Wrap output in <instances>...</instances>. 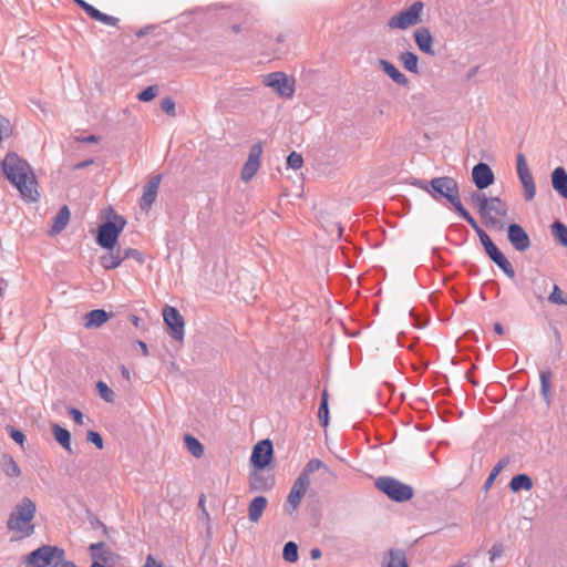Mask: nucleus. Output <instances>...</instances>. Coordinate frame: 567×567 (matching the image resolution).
Here are the masks:
<instances>
[{"label": "nucleus", "mask_w": 567, "mask_h": 567, "mask_svg": "<svg viewBox=\"0 0 567 567\" xmlns=\"http://www.w3.org/2000/svg\"><path fill=\"white\" fill-rule=\"evenodd\" d=\"M126 225L125 219L120 215H114L113 220L102 224L97 229L96 241L104 248H115L120 234Z\"/></svg>", "instance_id": "0eeeda50"}, {"label": "nucleus", "mask_w": 567, "mask_h": 567, "mask_svg": "<svg viewBox=\"0 0 567 567\" xmlns=\"http://www.w3.org/2000/svg\"><path fill=\"white\" fill-rule=\"evenodd\" d=\"M163 319L169 328L172 337L182 341L185 333V321L178 310L174 307L165 306L163 309Z\"/></svg>", "instance_id": "9d476101"}, {"label": "nucleus", "mask_w": 567, "mask_h": 567, "mask_svg": "<svg viewBox=\"0 0 567 567\" xmlns=\"http://www.w3.org/2000/svg\"><path fill=\"white\" fill-rule=\"evenodd\" d=\"M379 64H380L381 69L383 70V72L393 82H395L399 85H403V86L409 84L408 78L403 73H401L400 70L393 63L389 62L388 60H380Z\"/></svg>", "instance_id": "aec40b11"}, {"label": "nucleus", "mask_w": 567, "mask_h": 567, "mask_svg": "<svg viewBox=\"0 0 567 567\" xmlns=\"http://www.w3.org/2000/svg\"><path fill=\"white\" fill-rule=\"evenodd\" d=\"M423 10L424 3L415 1L410 7L391 17L388 21V28L390 30H406L414 27L422 21Z\"/></svg>", "instance_id": "39448f33"}, {"label": "nucleus", "mask_w": 567, "mask_h": 567, "mask_svg": "<svg viewBox=\"0 0 567 567\" xmlns=\"http://www.w3.org/2000/svg\"><path fill=\"white\" fill-rule=\"evenodd\" d=\"M477 236L480 237V240H481L484 249H486V248H488V247L494 245V243L491 239V237L484 230H480Z\"/></svg>", "instance_id": "864d4df0"}, {"label": "nucleus", "mask_w": 567, "mask_h": 567, "mask_svg": "<svg viewBox=\"0 0 567 567\" xmlns=\"http://www.w3.org/2000/svg\"><path fill=\"white\" fill-rule=\"evenodd\" d=\"M375 486L395 502H405L413 497V488L393 477H379Z\"/></svg>", "instance_id": "1a4fd4ad"}, {"label": "nucleus", "mask_w": 567, "mask_h": 567, "mask_svg": "<svg viewBox=\"0 0 567 567\" xmlns=\"http://www.w3.org/2000/svg\"><path fill=\"white\" fill-rule=\"evenodd\" d=\"M486 254L488 255V257L493 260V258H495L497 255H499V252H502L497 246L494 244L493 246L488 247L485 249Z\"/></svg>", "instance_id": "13d9d810"}, {"label": "nucleus", "mask_w": 567, "mask_h": 567, "mask_svg": "<svg viewBox=\"0 0 567 567\" xmlns=\"http://www.w3.org/2000/svg\"><path fill=\"white\" fill-rule=\"evenodd\" d=\"M70 415L72 416V419L74 420V422L76 424H83V414L81 413L80 410L75 409V408H71L70 409Z\"/></svg>", "instance_id": "5fc2aeb1"}, {"label": "nucleus", "mask_w": 567, "mask_h": 567, "mask_svg": "<svg viewBox=\"0 0 567 567\" xmlns=\"http://www.w3.org/2000/svg\"><path fill=\"white\" fill-rule=\"evenodd\" d=\"M551 184L556 192L567 198V173L563 167H556L551 174Z\"/></svg>", "instance_id": "5701e85b"}, {"label": "nucleus", "mask_w": 567, "mask_h": 567, "mask_svg": "<svg viewBox=\"0 0 567 567\" xmlns=\"http://www.w3.org/2000/svg\"><path fill=\"white\" fill-rule=\"evenodd\" d=\"M64 557V550L56 546H41L31 551L24 563L29 567H50L58 566Z\"/></svg>", "instance_id": "423d86ee"}, {"label": "nucleus", "mask_w": 567, "mask_h": 567, "mask_svg": "<svg viewBox=\"0 0 567 567\" xmlns=\"http://www.w3.org/2000/svg\"><path fill=\"white\" fill-rule=\"evenodd\" d=\"M470 225L471 227L475 230L476 234L480 233V230H483L477 221L468 214V212L464 208L463 205H460L457 207V209H455Z\"/></svg>", "instance_id": "79ce46f5"}, {"label": "nucleus", "mask_w": 567, "mask_h": 567, "mask_svg": "<svg viewBox=\"0 0 567 567\" xmlns=\"http://www.w3.org/2000/svg\"><path fill=\"white\" fill-rule=\"evenodd\" d=\"M121 374H122V377H123L126 381H130V380H131V373H130L128 369H127L125 365H122V367H121Z\"/></svg>", "instance_id": "bf43d9fd"}, {"label": "nucleus", "mask_w": 567, "mask_h": 567, "mask_svg": "<svg viewBox=\"0 0 567 567\" xmlns=\"http://www.w3.org/2000/svg\"><path fill=\"white\" fill-rule=\"evenodd\" d=\"M244 23V21L241 22H238V23H234L230 25V31L233 33H239L241 31V24Z\"/></svg>", "instance_id": "052dcab7"}, {"label": "nucleus", "mask_w": 567, "mask_h": 567, "mask_svg": "<svg viewBox=\"0 0 567 567\" xmlns=\"http://www.w3.org/2000/svg\"><path fill=\"white\" fill-rule=\"evenodd\" d=\"M110 316L105 310L95 309L87 312L84 317V327L86 329L99 328L109 320Z\"/></svg>", "instance_id": "4be33fe9"}, {"label": "nucleus", "mask_w": 567, "mask_h": 567, "mask_svg": "<svg viewBox=\"0 0 567 567\" xmlns=\"http://www.w3.org/2000/svg\"><path fill=\"white\" fill-rule=\"evenodd\" d=\"M471 200L488 228L498 230L504 228L505 220L507 219V206L501 198H487L485 194L474 192L471 195Z\"/></svg>", "instance_id": "f03ea898"}, {"label": "nucleus", "mask_w": 567, "mask_h": 567, "mask_svg": "<svg viewBox=\"0 0 567 567\" xmlns=\"http://www.w3.org/2000/svg\"><path fill=\"white\" fill-rule=\"evenodd\" d=\"M551 372L545 371L540 373V392L544 396L546 402L550 401V380H551Z\"/></svg>", "instance_id": "473e14b6"}, {"label": "nucleus", "mask_w": 567, "mask_h": 567, "mask_svg": "<svg viewBox=\"0 0 567 567\" xmlns=\"http://www.w3.org/2000/svg\"><path fill=\"white\" fill-rule=\"evenodd\" d=\"M262 84L270 87L280 97L291 99L296 90V80L285 72H272L262 75Z\"/></svg>", "instance_id": "6e6552de"}, {"label": "nucleus", "mask_w": 567, "mask_h": 567, "mask_svg": "<svg viewBox=\"0 0 567 567\" xmlns=\"http://www.w3.org/2000/svg\"><path fill=\"white\" fill-rule=\"evenodd\" d=\"M551 228L554 235L559 239L561 245L567 247V227L564 224L556 221L553 224Z\"/></svg>", "instance_id": "ea45409f"}, {"label": "nucleus", "mask_w": 567, "mask_h": 567, "mask_svg": "<svg viewBox=\"0 0 567 567\" xmlns=\"http://www.w3.org/2000/svg\"><path fill=\"white\" fill-rule=\"evenodd\" d=\"M162 563L155 559L152 555H148L144 567H162Z\"/></svg>", "instance_id": "6e6d98bb"}, {"label": "nucleus", "mask_w": 567, "mask_h": 567, "mask_svg": "<svg viewBox=\"0 0 567 567\" xmlns=\"http://www.w3.org/2000/svg\"><path fill=\"white\" fill-rule=\"evenodd\" d=\"M87 440L94 444L97 449H103V439L102 436L100 435V433L97 432H94V431H90L87 433Z\"/></svg>", "instance_id": "8fccbe9b"}, {"label": "nucleus", "mask_w": 567, "mask_h": 567, "mask_svg": "<svg viewBox=\"0 0 567 567\" xmlns=\"http://www.w3.org/2000/svg\"><path fill=\"white\" fill-rule=\"evenodd\" d=\"M122 256H123V261L125 259L133 258L138 264H143L144 262V257H143L142 252L140 250L135 249V248H127L126 250H124Z\"/></svg>", "instance_id": "a18cd8bd"}, {"label": "nucleus", "mask_w": 567, "mask_h": 567, "mask_svg": "<svg viewBox=\"0 0 567 567\" xmlns=\"http://www.w3.org/2000/svg\"><path fill=\"white\" fill-rule=\"evenodd\" d=\"M138 346H140V348H141L142 352H143V354H144L145 357H146V355H148V349H147L146 343H145V342H143V341H138Z\"/></svg>", "instance_id": "e2e57ef3"}, {"label": "nucleus", "mask_w": 567, "mask_h": 567, "mask_svg": "<svg viewBox=\"0 0 567 567\" xmlns=\"http://www.w3.org/2000/svg\"><path fill=\"white\" fill-rule=\"evenodd\" d=\"M161 175L152 177L144 186L143 195L141 197L140 206L143 210L148 212L156 199L157 192L161 184Z\"/></svg>", "instance_id": "ddd939ff"}, {"label": "nucleus", "mask_w": 567, "mask_h": 567, "mask_svg": "<svg viewBox=\"0 0 567 567\" xmlns=\"http://www.w3.org/2000/svg\"><path fill=\"white\" fill-rule=\"evenodd\" d=\"M287 165L297 171L302 167L303 165V158L302 156L297 152H291L287 157Z\"/></svg>", "instance_id": "37998d69"}, {"label": "nucleus", "mask_w": 567, "mask_h": 567, "mask_svg": "<svg viewBox=\"0 0 567 567\" xmlns=\"http://www.w3.org/2000/svg\"><path fill=\"white\" fill-rule=\"evenodd\" d=\"M272 443L270 440H264L258 442L251 453L250 461L257 468H265L272 460Z\"/></svg>", "instance_id": "f8f14e48"}, {"label": "nucleus", "mask_w": 567, "mask_h": 567, "mask_svg": "<svg viewBox=\"0 0 567 567\" xmlns=\"http://www.w3.org/2000/svg\"><path fill=\"white\" fill-rule=\"evenodd\" d=\"M509 463L507 458L501 460L497 465L492 470L489 476L487 477L485 482V487L488 488L494 480L497 477V475L501 473V471Z\"/></svg>", "instance_id": "a19ab883"}, {"label": "nucleus", "mask_w": 567, "mask_h": 567, "mask_svg": "<svg viewBox=\"0 0 567 567\" xmlns=\"http://www.w3.org/2000/svg\"><path fill=\"white\" fill-rule=\"evenodd\" d=\"M96 21L103 23V24H106V25H115L117 22H118V19L115 18V17H112V16H107L105 13H102L100 11L99 13V18L96 19Z\"/></svg>", "instance_id": "3c124183"}, {"label": "nucleus", "mask_w": 567, "mask_h": 567, "mask_svg": "<svg viewBox=\"0 0 567 567\" xmlns=\"http://www.w3.org/2000/svg\"><path fill=\"white\" fill-rule=\"evenodd\" d=\"M184 440L186 447L192 453V455H194L197 458L203 456L204 446L196 437L192 435H186Z\"/></svg>", "instance_id": "c756f323"}, {"label": "nucleus", "mask_w": 567, "mask_h": 567, "mask_svg": "<svg viewBox=\"0 0 567 567\" xmlns=\"http://www.w3.org/2000/svg\"><path fill=\"white\" fill-rule=\"evenodd\" d=\"M96 390L99 392V395L106 402H113L114 401V392L107 386V384L103 381H99L96 383Z\"/></svg>", "instance_id": "58836bf2"}, {"label": "nucleus", "mask_w": 567, "mask_h": 567, "mask_svg": "<svg viewBox=\"0 0 567 567\" xmlns=\"http://www.w3.org/2000/svg\"><path fill=\"white\" fill-rule=\"evenodd\" d=\"M548 301L554 305L567 306V298L557 285L553 286V291L548 297Z\"/></svg>", "instance_id": "c9c22d12"}, {"label": "nucleus", "mask_w": 567, "mask_h": 567, "mask_svg": "<svg viewBox=\"0 0 567 567\" xmlns=\"http://www.w3.org/2000/svg\"><path fill=\"white\" fill-rule=\"evenodd\" d=\"M268 505L265 496H257L251 499L248 506V518L251 523H258Z\"/></svg>", "instance_id": "6ab92c4d"}, {"label": "nucleus", "mask_w": 567, "mask_h": 567, "mask_svg": "<svg viewBox=\"0 0 567 567\" xmlns=\"http://www.w3.org/2000/svg\"><path fill=\"white\" fill-rule=\"evenodd\" d=\"M320 468H324L327 472L329 471L319 458H312L306 464L299 476L307 478V481L310 482V475Z\"/></svg>", "instance_id": "7c9ffc66"}, {"label": "nucleus", "mask_w": 567, "mask_h": 567, "mask_svg": "<svg viewBox=\"0 0 567 567\" xmlns=\"http://www.w3.org/2000/svg\"><path fill=\"white\" fill-rule=\"evenodd\" d=\"M133 322H134L135 326H137L138 324V318L134 316L133 317Z\"/></svg>", "instance_id": "774afa93"}, {"label": "nucleus", "mask_w": 567, "mask_h": 567, "mask_svg": "<svg viewBox=\"0 0 567 567\" xmlns=\"http://www.w3.org/2000/svg\"><path fill=\"white\" fill-rule=\"evenodd\" d=\"M91 19L96 20L99 18L100 11L95 9L93 6L89 4L84 11Z\"/></svg>", "instance_id": "4d7b16f0"}, {"label": "nucleus", "mask_w": 567, "mask_h": 567, "mask_svg": "<svg viewBox=\"0 0 567 567\" xmlns=\"http://www.w3.org/2000/svg\"><path fill=\"white\" fill-rule=\"evenodd\" d=\"M284 558L289 563L298 560V547L293 542H288L284 547Z\"/></svg>", "instance_id": "e433bc0d"}, {"label": "nucleus", "mask_w": 567, "mask_h": 567, "mask_svg": "<svg viewBox=\"0 0 567 567\" xmlns=\"http://www.w3.org/2000/svg\"><path fill=\"white\" fill-rule=\"evenodd\" d=\"M90 553L94 561L103 564H112L116 555L104 543L92 544Z\"/></svg>", "instance_id": "a211bd4d"}, {"label": "nucleus", "mask_w": 567, "mask_h": 567, "mask_svg": "<svg viewBox=\"0 0 567 567\" xmlns=\"http://www.w3.org/2000/svg\"><path fill=\"white\" fill-rule=\"evenodd\" d=\"M472 178L478 189H484L494 183V173L485 163H478L473 167Z\"/></svg>", "instance_id": "4468645a"}, {"label": "nucleus", "mask_w": 567, "mask_h": 567, "mask_svg": "<svg viewBox=\"0 0 567 567\" xmlns=\"http://www.w3.org/2000/svg\"><path fill=\"white\" fill-rule=\"evenodd\" d=\"M494 331H495L497 334L502 336V334L504 333L503 326H502L501 323L496 322V323L494 324Z\"/></svg>", "instance_id": "680f3d73"}, {"label": "nucleus", "mask_w": 567, "mask_h": 567, "mask_svg": "<svg viewBox=\"0 0 567 567\" xmlns=\"http://www.w3.org/2000/svg\"><path fill=\"white\" fill-rule=\"evenodd\" d=\"M524 187V197L526 200H532L536 195V186L534 181L523 185Z\"/></svg>", "instance_id": "09e8293b"}, {"label": "nucleus", "mask_w": 567, "mask_h": 567, "mask_svg": "<svg viewBox=\"0 0 567 567\" xmlns=\"http://www.w3.org/2000/svg\"><path fill=\"white\" fill-rule=\"evenodd\" d=\"M503 555V546L501 544H494L489 550V559L494 561L496 558Z\"/></svg>", "instance_id": "603ef678"}, {"label": "nucleus", "mask_w": 567, "mask_h": 567, "mask_svg": "<svg viewBox=\"0 0 567 567\" xmlns=\"http://www.w3.org/2000/svg\"><path fill=\"white\" fill-rule=\"evenodd\" d=\"M422 188L434 199H439L440 197L446 198L455 209H457L460 205H463L460 199L457 182L450 176L435 177L431 179L430 186L425 185Z\"/></svg>", "instance_id": "20e7f679"}, {"label": "nucleus", "mask_w": 567, "mask_h": 567, "mask_svg": "<svg viewBox=\"0 0 567 567\" xmlns=\"http://www.w3.org/2000/svg\"><path fill=\"white\" fill-rule=\"evenodd\" d=\"M309 484L310 482L301 476H298L297 480L295 481L287 498V503L290 506L291 512L297 509V507L300 505L303 496L308 491Z\"/></svg>", "instance_id": "2eb2a0df"}, {"label": "nucleus", "mask_w": 567, "mask_h": 567, "mask_svg": "<svg viewBox=\"0 0 567 567\" xmlns=\"http://www.w3.org/2000/svg\"><path fill=\"white\" fill-rule=\"evenodd\" d=\"M386 567H409L404 553L401 550H390Z\"/></svg>", "instance_id": "2f4dec72"}, {"label": "nucleus", "mask_w": 567, "mask_h": 567, "mask_svg": "<svg viewBox=\"0 0 567 567\" xmlns=\"http://www.w3.org/2000/svg\"><path fill=\"white\" fill-rule=\"evenodd\" d=\"M8 430H9V433H10V436L12 437V440L22 446L25 441V435L21 431L16 430L12 426H9Z\"/></svg>", "instance_id": "de8ad7c7"}, {"label": "nucleus", "mask_w": 567, "mask_h": 567, "mask_svg": "<svg viewBox=\"0 0 567 567\" xmlns=\"http://www.w3.org/2000/svg\"><path fill=\"white\" fill-rule=\"evenodd\" d=\"M509 488L513 492H519L520 489L530 491L533 488V481L526 474H518L511 480Z\"/></svg>", "instance_id": "bb28decb"}, {"label": "nucleus", "mask_w": 567, "mask_h": 567, "mask_svg": "<svg viewBox=\"0 0 567 567\" xmlns=\"http://www.w3.org/2000/svg\"><path fill=\"white\" fill-rule=\"evenodd\" d=\"M157 93H158L157 86L151 85V86H147L145 90H143L138 94L137 99L142 102H150L156 97Z\"/></svg>", "instance_id": "c03bdc74"}, {"label": "nucleus", "mask_w": 567, "mask_h": 567, "mask_svg": "<svg viewBox=\"0 0 567 567\" xmlns=\"http://www.w3.org/2000/svg\"><path fill=\"white\" fill-rule=\"evenodd\" d=\"M262 151L261 143H256L250 147L248 158L240 173V177L244 182H249L258 172Z\"/></svg>", "instance_id": "9b49d317"}, {"label": "nucleus", "mask_w": 567, "mask_h": 567, "mask_svg": "<svg viewBox=\"0 0 567 567\" xmlns=\"http://www.w3.org/2000/svg\"><path fill=\"white\" fill-rule=\"evenodd\" d=\"M74 2L83 10L85 11V8L89 7V3L85 2L84 0H74Z\"/></svg>", "instance_id": "0e129e2a"}, {"label": "nucleus", "mask_w": 567, "mask_h": 567, "mask_svg": "<svg viewBox=\"0 0 567 567\" xmlns=\"http://www.w3.org/2000/svg\"><path fill=\"white\" fill-rule=\"evenodd\" d=\"M69 220H70V210H69L68 206H63L59 210L58 215L54 218V221L51 227V233L58 234V233L62 231L65 228V226L69 224Z\"/></svg>", "instance_id": "a878e982"}, {"label": "nucleus", "mask_w": 567, "mask_h": 567, "mask_svg": "<svg viewBox=\"0 0 567 567\" xmlns=\"http://www.w3.org/2000/svg\"><path fill=\"white\" fill-rule=\"evenodd\" d=\"M517 174L523 185L534 181L524 154H518L516 158Z\"/></svg>", "instance_id": "b1692460"}, {"label": "nucleus", "mask_w": 567, "mask_h": 567, "mask_svg": "<svg viewBox=\"0 0 567 567\" xmlns=\"http://www.w3.org/2000/svg\"><path fill=\"white\" fill-rule=\"evenodd\" d=\"M508 240L518 251H524L530 246V240L527 233L522 226L512 224L508 227Z\"/></svg>", "instance_id": "dca6fc26"}, {"label": "nucleus", "mask_w": 567, "mask_h": 567, "mask_svg": "<svg viewBox=\"0 0 567 567\" xmlns=\"http://www.w3.org/2000/svg\"><path fill=\"white\" fill-rule=\"evenodd\" d=\"M399 60L408 71L417 73L419 59L415 53L410 51L403 52L400 54Z\"/></svg>", "instance_id": "c85d7f7f"}, {"label": "nucleus", "mask_w": 567, "mask_h": 567, "mask_svg": "<svg viewBox=\"0 0 567 567\" xmlns=\"http://www.w3.org/2000/svg\"><path fill=\"white\" fill-rule=\"evenodd\" d=\"M107 251L100 257V264L105 270H111L120 267L123 262L122 252L114 248L106 249Z\"/></svg>", "instance_id": "412c9836"}, {"label": "nucleus", "mask_w": 567, "mask_h": 567, "mask_svg": "<svg viewBox=\"0 0 567 567\" xmlns=\"http://www.w3.org/2000/svg\"><path fill=\"white\" fill-rule=\"evenodd\" d=\"M97 140H99V138H97V136H95V135H90V136H87V137H85V138H84V141H85V142H89V143H95V142H97Z\"/></svg>", "instance_id": "69168bd1"}, {"label": "nucleus", "mask_w": 567, "mask_h": 567, "mask_svg": "<svg viewBox=\"0 0 567 567\" xmlns=\"http://www.w3.org/2000/svg\"><path fill=\"white\" fill-rule=\"evenodd\" d=\"M1 468L8 477L17 478L21 475L20 466L11 455H3Z\"/></svg>", "instance_id": "393cba45"}, {"label": "nucleus", "mask_w": 567, "mask_h": 567, "mask_svg": "<svg viewBox=\"0 0 567 567\" xmlns=\"http://www.w3.org/2000/svg\"><path fill=\"white\" fill-rule=\"evenodd\" d=\"M7 178L18 188L21 197L27 202L39 199L38 183L30 165L17 154H7L2 162Z\"/></svg>", "instance_id": "f257e3e1"}, {"label": "nucleus", "mask_w": 567, "mask_h": 567, "mask_svg": "<svg viewBox=\"0 0 567 567\" xmlns=\"http://www.w3.org/2000/svg\"><path fill=\"white\" fill-rule=\"evenodd\" d=\"M272 483H274L272 478H270L268 481V480H264L261 476H258V475H254L250 478V487L252 489H257V491L269 489L272 486Z\"/></svg>", "instance_id": "4c0bfd02"}, {"label": "nucleus", "mask_w": 567, "mask_h": 567, "mask_svg": "<svg viewBox=\"0 0 567 567\" xmlns=\"http://www.w3.org/2000/svg\"><path fill=\"white\" fill-rule=\"evenodd\" d=\"M493 261L509 277H515V270L512 266V264L506 259V257L503 255V252H499L495 258H493Z\"/></svg>", "instance_id": "f704fd0d"}, {"label": "nucleus", "mask_w": 567, "mask_h": 567, "mask_svg": "<svg viewBox=\"0 0 567 567\" xmlns=\"http://www.w3.org/2000/svg\"><path fill=\"white\" fill-rule=\"evenodd\" d=\"M161 107L165 113L169 115H175V102L173 101V99L164 97L161 101Z\"/></svg>", "instance_id": "49530a36"}, {"label": "nucleus", "mask_w": 567, "mask_h": 567, "mask_svg": "<svg viewBox=\"0 0 567 567\" xmlns=\"http://www.w3.org/2000/svg\"><path fill=\"white\" fill-rule=\"evenodd\" d=\"M52 432L54 439L61 444L66 451H71V435L70 432L59 424H53Z\"/></svg>", "instance_id": "cd10ccee"}, {"label": "nucleus", "mask_w": 567, "mask_h": 567, "mask_svg": "<svg viewBox=\"0 0 567 567\" xmlns=\"http://www.w3.org/2000/svg\"><path fill=\"white\" fill-rule=\"evenodd\" d=\"M318 417L323 427H327L329 422V410H328V392L327 390L322 393L321 404L318 411Z\"/></svg>", "instance_id": "72a5a7b5"}, {"label": "nucleus", "mask_w": 567, "mask_h": 567, "mask_svg": "<svg viewBox=\"0 0 567 567\" xmlns=\"http://www.w3.org/2000/svg\"><path fill=\"white\" fill-rule=\"evenodd\" d=\"M35 513V503L29 497H23L9 515L7 522L8 529L20 539L31 536L35 529L33 524Z\"/></svg>", "instance_id": "7ed1b4c3"}, {"label": "nucleus", "mask_w": 567, "mask_h": 567, "mask_svg": "<svg viewBox=\"0 0 567 567\" xmlns=\"http://www.w3.org/2000/svg\"><path fill=\"white\" fill-rule=\"evenodd\" d=\"M413 37L420 51L429 55H434L435 52L433 49V38L427 28H417L414 31Z\"/></svg>", "instance_id": "f3484780"}, {"label": "nucleus", "mask_w": 567, "mask_h": 567, "mask_svg": "<svg viewBox=\"0 0 567 567\" xmlns=\"http://www.w3.org/2000/svg\"><path fill=\"white\" fill-rule=\"evenodd\" d=\"M320 550L319 549H312L311 550V557L312 558H319L320 557Z\"/></svg>", "instance_id": "338daca9"}]
</instances>
